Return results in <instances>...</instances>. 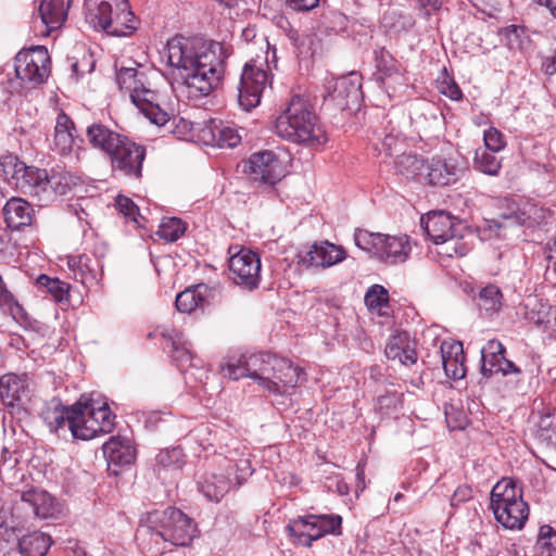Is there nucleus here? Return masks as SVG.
<instances>
[{
    "instance_id": "obj_1",
    "label": "nucleus",
    "mask_w": 556,
    "mask_h": 556,
    "mask_svg": "<svg viewBox=\"0 0 556 556\" xmlns=\"http://www.w3.org/2000/svg\"><path fill=\"white\" fill-rule=\"evenodd\" d=\"M167 60L177 71V79L189 98L208 96L225 74L229 47L216 41H203L176 36L167 41Z\"/></svg>"
},
{
    "instance_id": "obj_2",
    "label": "nucleus",
    "mask_w": 556,
    "mask_h": 556,
    "mask_svg": "<svg viewBox=\"0 0 556 556\" xmlns=\"http://www.w3.org/2000/svg\"><path fill=\"white\" fill-rule=\"evenodd\" d=\"M225 377L249 378L270 394L283 395L298 386L302 369L291 361L270 353L230 355L222 364Z\"/></svg>"
},
{
    "instance_id": "obj_3",
    "label": "nucleus",
    "mask_w": 556,
    "mask_h": 556,
    "mask_svg": "<svg viewBox=\"0 0 556 556\" xmlns=\"http://www.w3.org/2000/svg\"><path fill=\"white\" fill-rule=\"evenodd\" d=\"M276 134L290 142L318 147L328 138L309 102L301 96L292 97L286 110L276 118Z\"/></svg>"
},
{
    "instance_id": "obj_4",
    "label": "nucleus",
    "mask_w": 556,
    "mask_h": 556,
    "mask_svg": "<svg viewBox=\"0 0 556 556\" xmlns=\"http://www.w3.org/2000/svg\"><path fill=\"white\" fill-rule=\"evenodd\" d=\"M115 80L119 90L129 96L132 104L151 124L164 126L169 121L168 113L161 109L159 94L150 88L140 65L116 68Z\"/></svg>"
},
{
    "instance_id": "obj_5",
    "label": "nucleus",
    "mask_w": 556,
    "mask_h": 556,
    "mask_svg": "<svg viewBox=\"0 0 556 556\" xmlns=\"http://www.w3.org/2000/svg\"><path fill=\"white\" fill-rule=\"evenodd\" d=\"M142 522L155 542L161 540L175 546L189 545L197 533L195 522L175 507L150 511Z\"/></svg>"
},
{
    "instance_id": "obj_6",
    "label": "nucleus",
    "mask_w": 556,
    "mask_h": 556,
    "mask_svg": "<svg viewBox=\"0 0 556 556\" xmlns=\"http://www.w3.org/2000/svg\"><path fill=\"white\" fill-rule=\"evenodd\" d=\"M421 227L432 242L440 245L438 253L441 255L460 257L471 249L463 236L464 225L450 213L430 212L421 217Z\"/></svg>"
},
{
    "instance_id": "obj_7",
    "label": "nucleus",
    "mask_w": 556,
    "mask_h": 556,
    "mask_svg": "<svg viewBox=\"0 0 556 556\" xmlns=\"http://www.w3.org/2000/svg\"><path fill=\"white\" fill-rule=\"evenodd\" d=\"M490 506L496 521L505 529L520 530L528 520V504L513 479L504 478L493 486Z\"/></svg>"
},
{
    "instance_id": "obj_8",
    "label": "nucleus",
    "mask_w": 556,
    "mask_h": 556,
    "mask_svg": "<svg viewBox=\"0 0 556 556\" xmlns=\"http://www.w3.org/2000/svg\"><path fill=\"white\" fill-rule=\"evenodd\" d=\"M114 418L106 403L100 404L81 397L72 406L70 430L76 439L91 440L111 432L114 428Z\"/></svg>"
},
{
    "instance_id": "obj_9",
    "label": "nucleus",
    "mask_w": 556,
    "mask_h": 556,
    "mask_svg": "<svg viewBox=\"0 0 556 556\" xmlns=\"http://www.w3.org/2000/svg\"><path fill=\"white\" fill-rule=\"evenodd\" d=\"M223 472L208 471L202 475L198 480V490L208 501L218 503L233 486H241L252 475L253 469L249 458L241 457L233 460L225 457Z\"/></svg>"
},
{
    "instance_id": "obj_10",
    "label": "nucleus",
    "mask_w": 556,
    "mask_h": 556,
    "mask_svg": "<svg viewBox=\"0 0 556 556\" xmlns=\"http://www.w3.org/2000/svg\"><path fill=\"white\" fill-rule=\"evenodd\" d=\"M356 247L388 265L405 263L412 247L406 235L390 236L357 229L354 233Z\"/></svg>"
},
{
    "instance_id": "obj_11",
    "label": "nucleus",
    "mask_w": 556,
    "mask_h": 556,
    "mask_svg": "<svg viewBox=\"0 0 556 556\" xmlns=\"http://www.w3.org/2000/svg\"><path fill=\"white\" fill-rule=\"evenodd\" d=\"M10 184L24 194L38 198L43 204L53 201L58 194L65 193L64 188L56 187L60 176L49 177L46 169L26 166L24 163H15Z\"/></svg>"
},
{
    "instance_id": "obj_12",
    "label": "nucleus",
    "mask_w": 556,
    "mask_h": 556,
    "mask_svg": "<svg viewBox=\"0 0 556 556\" xmlns=\"http://www.w3.org/2000/svg\"><path fill=\"white\" fill-rule=\"evenodd\" d=\"M341 525L339 515H307L291 519L286 530L295 544L311 546L327 534H340Z\"/></svg>"
},
{
    "instance_id": "obj_13",
    "label": "nucleus",
    "mask_w": 556,
    "mask_h": 556,
    "mask_svg": "<svg viewBox=\"0 0 556 556\" xmlns=\"http://www.w3.org/2000/svg\"><path fill=\"white\" fill-rule=\"evenodd\" d=\"M363 99L362 76L357 72L330 78L325 84L324 103L338 110H354L359 108Z\"/></svg>"
},
{
    "instance_id": "obj_14",
    "label": "nucleus",
    "mask_w": 556,
    "mask_h": 556,
    "mask_svg": "<svg viewBox=\"0 0 556 556\" xmlns=\"http://www.w3.org/2000/svg\"><path fill=\"white\" fill-rule=\"evenodd\" d=\"M50 55L43 46H36L20 51L14 60L17 78L24 84L38 86L50 75Z\"/></svg>"
},
{
    "instance_id": "obj_15",
    "label": "nucleus",
    "mask_w": 556,
    "mask_h": 556,
    "mask_svg": "<svg viewBox=\"0 0 556 556\" xmlns=\"http://www.w3.org/2000/svg\"><path fill=\"white\" fill-rule=\"evenodd\" d=\"M269 81V75L262 63H245L238 86V103L247 112L256 108Z\"/></svg>"
},
{
    "instance_id": "obj_16",
    "label": "nucleus",
    "mask_w": 556,
    "mask_h": 556,
    "mask_svg": "<svg viewBox=\"0 0 556 556\" xmlns=\"http://www.w3.org/2000/svg\"><path fill=\"white\" fill-rule=\"evenodd\" d=\"M502 218L503 222L496 219L486 220V226L480 229L482 240L504 238L505 235L502 231L515 225L533 227L544 219V211L536 205L527 204L511 215H503Z\"/></svg>"
},
{
    "instance_id": "obj_17",
    "label": "nucleus",
    "mask_w": 556,
    "mask_h": 556,
    "mask_svg": "<svg viewBox=\"0 0 556 556\" xmlns=\"http://www.w3.org/2000/svg\"><path fill=\"white\" fill-rule=\"evenodd\" d=\"M229 271L236 285L253 290L261 281V260L253 251L240 249L229 258Z\"/></svg>"
},
{
    "instance_id": "obj_18",
    "label": "nucleus",
    "mask_w": 556,
    "mask_h": 556,
    "mask_svg": "<svg viewBox=\"0 0 556 556\" xmlns=\"http://www.w3.org/2000/svg\"><path fill=\"white\" fill-rule=\"evenodd\" d=\"M109 157L113 170H118L128 177L140 178L146 148L124 136Z\"/></svg>"
},
{
    "instance_id": "obj_19",
    "label": "nucleus",
    "mask_w": 556,
    "mask_h": 556,
    "mask_svg": "<svg viewBox=\"0 0 556 556\" xmlns=\"http://www.w3.org/2000/svg\"><path fill=\"white\" fill-rule=\"evenodd\" d=\"M465 170V166L455 157L434 156L427 162L424 179L432 186L455 184Z\"/></svg>"
},
{
    "instance_id": "obj_20",
    "label": "nucleus",
    "mask_w": 556,
    "mask_h": 556,
    "mask_svg": "<svg viewBox=\"0 0 556 556\" xmlns=\"http://www.w3.org/2000/svg\"><path fill=\"white\" fill-rule=\"evenodd\" d=\"M248 173L253 180L274 185L283 176V168L273 151H262L250 156Z\"/></svg>"
},
{
    "instance_id": "obj_21",
    "label": "nucleus",
    "mask_w": 556,
    "mask_h": 556,
    "mask_svg": "<svg viewBox=\"0 0 556 556\" xmlns=\"http://www.w3.org/2000/svg\"><path fill=\"white\" fill-rule=\"evenodd\" d=\"M378 80L389 97L405 86L404 76L396 60L384 48L376 51Z\"/></svg>"
},
{
    "instance_id": "obj_22",
    "label": "nucleus",
    "mask_w": 556,
    "mask_h": 556,
    "mask_svg": "<svg viewBox=\"0 0 556 556\" xmlns=\"http://www.w3.org/2000/svg\"><path fill=\"white\" fill-rule=\"evenodd\" d=\"M239 130L228 124L208 121L203 123L200 140L206 146L218 148H235L241 142Z\"/></svg>"
},
{
    "instance_id": "obj_23",
    "label": "nucleus",
    "mask_w": 556,
    "mask_h": 556,
    "mask_svg": "<svg viewBox=\"0 0 556 556\" xmlns=\"http://www.w3.org/2000/svg\"><path fill=\"white\" fill-rule=\"evenodd\" d=\"M346 257L345 250L328 241L316 242L311 245L301 262L306 266L330 267Z\"/></svg>"
},
{
    "instance_id": "obj_24",
    "label": "nucleus",
    "mask_w": 556,
    "mask_h": 556,
    "mask_svg": "<svg viewBox=\"0 0 556 556\" xmlns=\"http://www.w3.org/2000/svg\"><path fill=\"white\" fill-rule=\"evenodd\" d=\"M125 9L126 0H85V18L93 28L103 30L114 10Z\"/></svg>"
},
{
    "instance_id": "obj_25",
    "label": "nucleus",
    "mask_w": 556,
    "mask_h": 556,
    "mask_svg": "<svg viewBox=\"0 0 556 556\" xmlns=\"http://www.w3.org/2000/svg\"><path fill=\"white\" fill-rule=\"evenodd\" d=\"M21 502L31 508L38 518H53L60 511V504L48 492L31 488L21 493Z\"/></svg>"
},
{
    "instance_id": "obj_26",
    "label": "nucleus",
    "mask_w": 556,
    "mask_h": 556,
    "mask_svg": "<svg viewBox=\"0 0 556 556\" xmlns=\"http://www.w3.org/2000/svg\"><path fill=\"white\" fill-rule=\"evenodd\" d=\"M440 350L442 365L446 376L454 380L463 379L466 375V366L462 342L443 341Z\"/></svg>"
},
{
    "instance_id": "obj_27",
    "label": "nucleus",
    "mask_w": 556,
    "mask_h": 556,
    "mask_svg": "<svg viewBox=\"0 0 556 556\" xmlns=\"http://www.w3.org/2000/svg\"><path fill=\"white\" fill-rule=\"evenodd\" d=\"M75 131L74 122L61 111L55 119L52 150L61 155H70L76 141Z\"/></svg>"
},
{
    "instance_id": "obj_28",
    "label": "nucleus",
    "mask_w": 556,
    "mask_h": 556,
    "mask_svg": "<svg viewBox=\"0 0 556 556\" xmlns=\"http://www.w3.org/2000/svg\"><path fill=\"white\" fill-rule=\"evenodd\" d=\"M102 450L109 465L125 466L136 458V448L128 438L112 437L103 444Z\"/></svg>"
},
{
    "instance_id": "obj_29",
    "label": "nucleus",
    "mask_w": 556,
    "mask_h": 556,
    "mask_svg": "<svg viewBox=\"0 0 556 556\" xmlns=\"http://www.w3.org/2000/svg\"><path fill=\"white\" fill-rule=\"evenodd\" d=\"M386 355L389 359L399 361L402 365H413L417 361L415 342L407 332H400L390 338L386 346Z\"/></svg>"
},
{
    "instance_id": "obj_30",
    "label": "nucleus",
    "mask_w": 556,
    "mask_h": 556,
    "mask_svg": "<svg viewBox=\"0 0 556 556\" xmlns=\"http://www.w3.org/2000/svg\"><path fill=\"white\" fill-rule=\"evenodd\" d=\"M68 267L73 270L76 280L86 287L97 286L102 279V265L97 261L96 265L86 254L71 256Z\"/></svg>"
},
{
    "instance_id": "obj_31",
    "label": "nucleus",
    "mask_w": 556,
    "mask_h": 556,
    "mask_svg": "<svg viewBox=\"0 0 556 556\" xmlns=\"http://www.w3.org/2000/svg\"><path fill=\"white\" fill-rule=\"evenodd\" d=\"M86 135L92 148L100 150L108 156L116 150L117 144L124 138L121 134L100 123L88 126Z\"/></svg>"
},
{
    "instance_id": "obj_32",
    "label": "nucleus",
    "mask_w": 556,
    "mask_h": 556,
    "mask_svg": "<svg viewBox=\"0 0 556 556\" xmlns=\"http://www.w3.org/2000/svg\"><path fill=\"white\" fill-rule=\"evenodd\" d=\"M28 376L7 374L0 378V397L4 405L14 406L27 395Z\"/></svg>"
},
{
    "instance_id": "obj_33",
    "label": "nucleus",
    "mask_w": 556,
    "mask_h": 556,
    "mask_svg": "<svg viewBox=\"0 0 556 556\" xmlns=\"http://www.w3.org/2000/svg\"><path fill=\"white\" fill-rule=\"evenodd\" d=\"M3 215L8 227L20 229L31 224L34 208L22 198H11L3 207Z\"/></svg>"
},
{
    "instance_id": "obj_34",
    "label": "nucleus",
    "mask_w": 556,
    "mask_h": 556,
    "mask_svg": "<svg viewBox=\"0 0 556 556\" xmlns=\"http://www.w3.org/2000/svg\"><path fill=\"white\" fill-rule=\"evenodd\" d=\"M72 0H42L39 5L41 22L47 27V35L59 29L67 17Z\"/></svg>"
},
{
    "instance_id": "obj_35",
    "label": "nucleus",
    "mask_w": 556,
    "mask_h": 556,
    "mask_svg": "<svg viewBox=\"0 0 556 556\" xmlns=\"http://www.w3.org/2000/svg\"><path fill=\"white\" fill-rule=\"evenodd\" d=\"M156 331L167 341L172 346L173 358L180 363V366H185L190 363L193 358L191 343L185 339L181 331L170 328L167 325H161L156 328Z\"/></svg>"
},
{
    "instance_id": "obj_36",
    "label": "nucleus",
    "mask_w": 556,
    "mask_h": 556,
    "mask_svg": "<svg viewBox=\"0 0 556 556\" xmlns=\"http://www.w3.org/2000/svg\"><path fill=\"white\" fill-rule=\"evenodd\" d=\"M139 26V20L131 12L128 0H126L125 10H114L109 25H105L103 31L116 37L132 35Z\"/></svg>"
},
{
    "instance_id": "obj_37",
    "label": "nucleus",
    "mask_w": 556,
    "mask_h": 556,
    "mask_svg": "<svg viewBox=\"0 0 556 556\" xmlns=\"http://www.w3.org/2000/svg\"><path fill=\"white\" fill-rule=\"evenodd\" d=\"M41 418L53 432H58L65 426L70 428L72 406H63L58 401L53 400L41 410Z\"/></svg>"
},
{
    "instance_id": "obj_38",
    "label": "nucleus",
    "mask_w": 556,
    "mask_h": 556,
    "mask_svg": "<svg viewBox=\"0 0 556 556\" xmlns=\"http://www.w3.org/2000/svg\"><path fill=\"white\" fill-rule=\"evenodd\" d=\"M481 371L483 376L490 377L502 364V361L505 357V348L500 341L495 339L489 340L481 350Z\"/></svg>"
},
{
    "instance_id": "obj_39",
    "label": "nucleus",
    "mask_w": 556,
    "mask_h": 556,
    "mask_svg": "<svg viewBox=\"0 0 556 556\" xmlns=\"http://www.w3.org/2000/svg\"><path fill=\"white\" fill-rule=\"evenodd\" d=\"M206 292L207 287L204 285L187 288L177 294L175 302L176 308L181 313L190 314L203 305Z\"/></svg>"
},
{
    "instance_id": "obj_40",
    "label": "nucleus",
    "mask_w": 556,
    "mask_h": 556,
    "mask_svg": "<svg viewBox=\"0 0 556 556\" xmlns=\"http://www.w3.org/2000/svg\"><path fill=\"white\" fill-rule=\"evenodd\" d=\"M51 545L50 536L42 532H33L18 541L22 556H45Z\"/></svg>"
},
{
    "instance_id": "obj_41",
    "label": "nucleus",
    "mask_w": 556,
    "mask_h": 556,
    "mask_svg": "<svg viewBox=\"0 0 556 556\" xmlns=\"http://www.w3.org/2000/svg\"><path fill=\"white\" fill-rule=\"evenodd\" d=\"M425 161L414 154H401L397 156L395 167L397 172L406 177H422L426 173Z\"/></svg>"
},
{
    "instance_id": "obj_42",
    "label": "nucleus",
    "mask_w": 556,
    "mask_h": 556,
    "mask_svg": "<svg viewBox=\"0 0 556 556\" xmlns=\"http://www.w3.org/2000/svg\"><path fill=\"white\" fill-rule=\"evenodd\" d=\"M502 292L495 285L482 288L478 295V306L488 315L497 313L502 306Z\"/></svg>"
},
{
    "instance_id": "obj_43",
    "label": "nucleus",
    "mask_w": 556,
    "mask_h": 556,
    "mask_svg": "<svg viewBox=\"0 0 556 556\" xmlns=\"http://www.w3.org/2000/svg\"><path fill=\"white\" fill-rule=\"evenodd\" d=\"M495 152L488 151V149H477L473 159V167L489 176H497L502 164L495 155Z\"/></svg>"
},
{
    "instance_id": "obj_44",
    "label": "nucleus",
    "mask_w": 556,
    "mask_h": 556,
    "mask_svg": "<svg viewBox=\"0 0 556 556\" xmlns=\"http://www.w3.org/2000/svg\"><path fill=\"white\" fill-rule=\"evenodd\" d=\"M37 286L47 291L54 301L63 302L68 300L70 285L58 278L40 275L37 278Z\"/></svg>"
},
{
    "instance_id": "obj_45",
    "label": "nucleus",
    "mask_w": 556,
    "mask_h": 556,
    "mask_svg": "<svg viewBox=\"0 0 556 556\" xmlns=\"http://www.w3.org/2000/svg\"><path fill=\"white\" fill-rule=\"evenodd\" d=\"M185 223L180 218L170 217L163 219L159 227L157 235L160 238L168 242H174L178 240L185 233Z\"/></svg>"
},
{
    "instance_id": "obj_46",
    "label": "nucleus",
    "mask_w": 556,
    "mask_h": 556,
    "mask_svg": "<svg viewBox=\"0 0 556 556\" xmlns=\"http://www.w3.org/2000/svg\"><path fill=\"white\" fill-rule=\"evenodd\" d=\"M536 548L540 556H556V531L552 527H541Z\"/></svg>"
},
{
    "instance_id": "obj_47",
    "label": "nucleus",
    "mask_w": 556,
    "mask_h": 556,
    "mask_svg": "<svg viewBox=\"0 0 556 556\" xmlns=\"http://www.w3.org/2000/svg\"><path fill=\"white\" fill-rule=\"evenodd\" d=\"M365 304L369 309L381 312L388 305V291L380 285L371 286L365 294Z\"/></svg>"
},
{
    "instance_id": "obj_48",
    "label": "nucleus",
    "mask_w": 556,
    "mask_h": 556,
    "mask_svg": "<svg viewBox=\"0 0 556 556\" xmlns=\"http://www.w3.org/2000/svg\"><path fill=\"white\" fill-rule=\"evenodd\" d=\"M539 438L546 444L556 447V412L541 417Z\"/></svg>"
},
{
    "instance_id": "obj_49",
    "label": "nucleus",
    "mask_w": 556,
    "mask_h": 556,
    "mask_svg": "<svg viewBox=\"0 0 556 556\" xmlns=\"http://www.w3.org/2000/svg\"><path fill=\"white\" fill-rule=\"evenodd\" d=\"M525 35V27L520 25L513 24L500 29L502 40L511 50L521 49Z\"/></svg>"
},
{
    "instance_id": "obj_50",
    "label": "nucleus",
    "mask_w": 556,
    "mask_h": 556,
    "mask_svg": "<svg viewBox=\"0 0 556 556\" xmlns=\"http://www.w3.org/2000/svg\"><path fill=\"white\" fill-rule=\"evenodd\" d=\"M529 319L538 326L547 325L554 320V306L545 303L538 302L535 308L529 312Z\"/></svg>"
},
{
    "instance_id": "obj_51",
    "label": "nucleus",
    "mask_w": 556,
    "mask_h": 556,
    "mask_svg": "<svg viewBox=\"0 0 556 556\" xmlns=\"http://www.w3.org/2000/svg\"><path fill=\"white\" fill-rule=\"evenodd\" d=\"M483 141L485 146L484 149H488V151L491 152H500L506 144L502 132L494 127H490L484 130Z\"/></svg>"
},
{
    "instance_id": "obj_52",
    "label": "nucleus",
    "mask_w": 556,
    "mask_h": 556,
    "mask_svg": "<svg viewBox=\"0 0 556 556\" xmlns=\"http://www.w3.org/2000/svg\"><path fill=\"white\" fill-rule=\"evenodd\" d=\"M116 206L118 211L129 220L139 224L138 216L139 210L138 206L134 203V201L127 197L118 195L116 198Z\"/></svg>"
},
{
    "instance_id": "obj_53",
    "label": "nucleus",
    "mask_w": 556,
    "mask_h": 556,
    "mask_svg": "<svg viewBox=\"0 0 556 556\" xmlns=\"http://www.w3.org/2000/svg\"><path fill=\"white\" fill-rule=\"evenodd\" d=\"M439 91L446 96L452 100H459L463 97L462 90L457 86V84L450 78L447 75H444L442 79L438 81Z\"/></svg>"
},
{
    "instance_id": "obj_54",
    "label": "nucleus",
    "mask_w": 556,
    "mask_h": 556,
    "mask_svg": "<svg viewBox=\"0 0 556 556\" xmlns=\"http://www.w3.org/2000/svg\"><path fill=\"white\" fill-rule=\"evenodd\" d=\"M182 452L180 448L161 451L156 456V462L163 467L176 466L180 463Z\"/></svg>"
},
{
    "instance_id": "obj_55",
    "label": "nucleus",
    "mask_w": 556,
    "mask_h": 556,
    "mask_svg": "<svg viewBox=\"0 0 556 556\" xmlns=\"http://www.w3.org/2000/svg\"><path fill=\"white\" fill-rule=\"evenodd\" d=\"M399 404V397L395 393H388L379 395L377 399V409L383 414L389 415L396 409Z\"/></svg>"
},
{
    "instance_id": "obj_56",
    "label": "nucleus",
    "mask_w": 556,
    "mask_h": 556,
    "mask_svg": "<svg viewBox=\"0 0 556 556\" xmlns=\"http://www.w3.org/2000/svg\"><path fill=\"white\" fill-rule=\"evenodd\" d=\"M472 497V489L468 485L458 486L451 498L452 506H458Z\"/></svg>"
},
{
    "instance_id": "obj_57",
    "label": "nucleus",
    "mask_w": 556,
    "mask_h": 556,
    "mask_svg": "<svg viewBox=\"0 0 556 556\" xmlns=\"http://www.w3.org/2000/svg\"><path fill=\"white\" fill-rule=\"evenodd\" d=\"M320 0H286V4L293 11L304 12L315 9Z\"/></svg>"
},
{
    "instance_id": "obj_58",
    "label": "nucleus",
    "mask_w": 556,
    "mask_h": 556,
    "mask_svg": "<svg viewBox=\"0 0 556 556\" xmlns=\"http://www.w3.org/2000/svg\"><path fill=\"white\" fill-rule=\"evenodd\" d=\"M326 488L340 495H346L350 491L349 485L340 477L328 478Z\"/></svg>"
},
{
    "instance_id": "obj_59",
    "label": "nucleus",
    "mask_w": 556,
    "mask_h": 556,
    "mask_svg": "<svg viewBox=\"0 0 556 556\" xmlns=\"http://www.w3.org/2000/svg\"><path fill=\"white\" fill-rule=\"evenodd\" d=\"M495 372H502L504 376L510 374H520V368L517 367L513 362L508 361L506 357L502 361V364L497 367Z\"/></svg>"
},
{
    "instance_id": "obj_60",
    "label": "nucleus",
    "mask_w": 556,
    "mask_h": 556,
    "mask_svg": "<svg viewBox=\"0 0 556 556\" xmlns=\"http://www.w3.org/2000/svg\"><path fill=\"white\" fill-rule=\"evenodd\" d=\"M545 73L547 75L556 74V51L545 59Z\"/></svg>"
},
{
    "instance_id": "obj_61",
    "label": "nucleus",
    "mask_w": 556,
    "mask_h": 556,
    "mask_svg": "<svg viewBox=\"0 0 556 556\" xmlns=\"http://www.w3.org/2000/svg\"><path fill=\"white\" fill-rule=\"evenodd\" d=\"M540 5H545L552 13L554 17H556V0H532Z\"/></svg>"
},
{
    "instance_id": "obj_62",
    "label": "nucleus",
    "mask_w": 556,
    "mask_h": 556,
    "mask_svg": "<svg viewBox=\"0 0 556 556\" xmlns=\"http://www.w3.org/2000/svg\"><path fill=\"white\" fill-rule=\"evenodd\" d=\"M290 38L294 41V43L299 45L300 36L296 31H293L290 34ZM303 42H300L302 45Z\"/></svg>"
},
{
    "instance_id": "obj_63",
    "label": "nucleus",
    "mask_w": 556,
    "mask_h": 556,
    "mask_svg": "<svg viewBox=\"0 0 556 556\" xmlns=\"http://www.w3.org/2000/svg\"><path fill=\"white\" fill-rule=\"evenodd\" d=\"M547 258H548L549 262H552L553 269L556 273V261H554V256L553 255H548Z\"/></svg>"
},
{
    "instance_id": "obj_64",
    "label": "nucleus",
    "mask_w": 556,
    "mask_h": 556,
    "mask_svg": "<svg viewBox=\"0 0 556 556\" xmlns=\"http://www.w3.org/2000/svg\"><path fill=\"white\" fill-rule=\"evenodd\" d=\"M554 327L556 331V305L554 306Z\"/></svg>"
}]
</instances>
